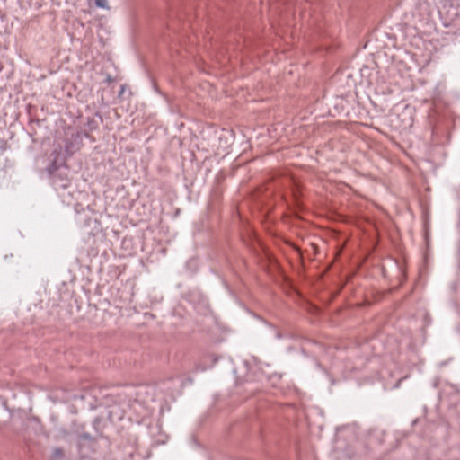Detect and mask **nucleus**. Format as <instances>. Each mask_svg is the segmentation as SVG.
<instances>
[{
	"instance_id": "obj_1",
	"label": "nucleus",
	"mask_w": 460,
	"mask_h": 460,
	"mask_svg": "<svg viewBox=\"0 0 460 460\" xmlns=\"http://www.w3.org/2000/svg\"><path fill=\"white\" fill-rule=\"evenodd\" d=\"M81 137L77 134H72L71 138L66 141L65 149L67 155H73L80 148Z\"/></svg>"
},
{
	"instance_id": "obj_2",
	"label": "nucleus",
	"mask_w": 460,
	"mask_h": 460,
	"mask_svg": "<svg viewBox=\"0 0 460 460\" xmlns=\"http://www.w3.org/2000/svg\"><path fill=\"white\" fill-rule=\"evenodd\" d=\"M64 456V452H63V449L60 448V447H56L53 449L52 451V459L54 460H58V459H60L62 458Z\"/></svg>"
},
{
	"instance_id": "obj_3",
	"label": "nucleus",
	"mask_w": 460,
	"mask_h": 460,
	"mask_svg": "<svg viewBox=\"0 0 460 460\" xmlns=\"http://www.w3.org/2000/svg\"><path fill=\"white\" fill-rule=\"evenodd\" d=\"M95 4L98 7L103 8V9H109L110 6L108 5L107 0H95Z\"/></svg>"
}]
</instances>
